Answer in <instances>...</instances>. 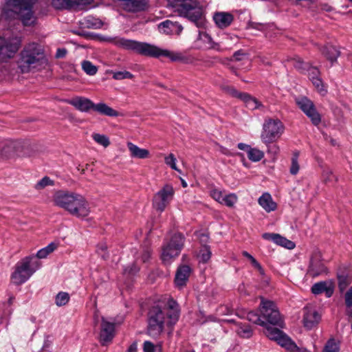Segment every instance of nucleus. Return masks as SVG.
<instances>
[{"instance_id":"nucleus-53","label":"nucleus","mask_w":352,"mask_h":352,"mask_svg":"<svg viewBox=\"0 0 352 352\" xmlns=\"http://www.w3.org/2000/svg\"><path fill=\"white\" fill-rule=\"evenodd\" d=\"M205 36H206V37H207L208 38V41L210 43V47H209L210 49H212V50H217L218 52L223 51V49L221 47L219 43L213 41L212 38H211V36L209 34H206Z\"/></svg>"},{"instance_id":"nucleus-32","label":"nucleus","mask_w":352,"mask_h":352,"mask_svg":"<svg viewBox=\"0 0 352 352\" xmlns=\"http://www.w3.org/2000/svg\"><path fill=\"white\" fill-rule=\"evenodd\" d=\"M296 104L304 113L315 106L314 102L307 97H302L296 100Z\"/></svg>"},{"instance_id":"nucleus-39","label":"nucleus","mask_w":352,"mask_h":352,"mask_svg":"<svg viewBox=\"0 0 352 352\" xmlns=\"http://www.w3.org/2000/svg\"><path fill=\"white\" fill-rule=\"evenodd\" d=\"M54 185V181L51 179L49 177L45 176L35 184L34 188L37 190H40L44 189L48 186Z\"/></svg>"},{"instance_id":"nucleus-24","label":"nucleus","mask_w":352,"mask_h":352,"mask_svg":"<svg viewBox=\"0 0 352 352\" xmlns=\"http://www.w3.org/2000/svg\"><path fill=\"white\" fill-rule=\"evenodd\" d=\"M160 26L164 28V32L166 34H179L182 30V25L178 22H173L170 20H166L162 22Z\"/></svg>"},{"instance_id":"nucleus-58","label":"nucleus","mask_w":352,"mask_h":352,"mask_svg":"<svg viewBox=\"0 0 352 352\" xmlns=\"http://www.w3.org/2000/svg\"><path fill=\"white\" fill-rule=\"evenodd\" d=\"M67 50L65 48H58L56 51L55 57L56 58H63L67 55Z\"/></svg>"},{"instance_id":"nucleus-41","label":"nucleus","mask_w":352,"mask_h":352,"mask_svg":"<svg viewBox=\"0 0 352 352\" xmlns=\"http://www.w3.org/2000/svg\"><path fill=\"white\" fill-rule=\"evenodd\" d=\"M92 138L96 142L104 147H107L110 144L109 139L105 135L93 133Z\"/></svg>"},{"instance_id":"nucleus-36","label":"nucleus","mask_w":352,"mask_h":352,"mask_svg":"<svg viewBox=\"0 0 352 352\" xmlns=\"http://www.w3.org/2000/svg\"><path fill=\"white\" fill-rule=\"evenodd\" d=\"M212 252L210 250V248L208 245H203L199 253V258L200 259V262L207 263L211 258Z\"/></svg>"},{"instance_id":"nucleus-14","label":"nucleus","mask_w":352,"mask_h":352,"mask_svg":"<svg viewBox=\"0 0 352 352\" xmlns=\"http://www.w3.org/2000/svg\"><path fill=\"white\" fill-rule=\"evenodd\" d=\"M328 268L322 261L320 254H314L311 256L307 270V276L311 278H316L326 275Z\"/></svg>"},{"instance_id":"nucleus-23","label":"nucleus","mask_w":352,"mask_h":352,"mask_svg":"<svg viewBox=\"0 0 352 352\" xmlns=\"http://www.w3.org/2000/svg\"><path fill=\"white\" fill-rule=\"evenodd\" d=\"M259 205L267 212L274 211L277 208V204L272 199V197L270 193H263L258 198Z\"/></svg>"},{"instance_id":"nucleus-4","label":"nucleus","mask_w":352,"mask_h":352,"mask_svg":"<svg viewBox=\"0 0 352 352\" xmlns=\"http://www.w3.org/2000/svg\"><path fill=\"white\" fill-rule=\"evenodd\" d=\"M53 202L55 206L79 219H84L90 213L88 201L84 196L76 192L58 190L53 195Z\"/></svg>"},{"instance_id":"nucleus-63","label":"nucleus","mask_w":352,"mask_h":352,"mask_svg":"<svg viewBox=\"0 0 352 352\" xmlns=\"http://www.w3.org/2000/svg\"><path fill=\"white\" fill-rule=\"evenodd\" d=\"M237 147L242 151H246L248 152V150L250 149V146L244 143H239L237 145Z\"/></svg>"},{"instance_id":"nucleus-48","label":"nucleus","mask_w":352,"mask_h":352,"mask_svg":"<svg viewBox=\"0 0 352 352\" xmlns=\"http://www.w3.org/2000/svg\"><path fill=\"white\" fill-rule=\"evenodd\" d=\"M164 161L166 165L169 166L172 169L179 171L176 165V158L173 153L165 157Z\"/></svg>"},{"instance_id":"nucleus-42","label":"nucleus","mask_w":352,"mask_h":352,"mask_svg":"<svg viewBox=\"0 0 352 352\" xmlns=\"http://www.w3.org/2000/svg\"><path fill=\"white\" fill-rule=\"evenodd\" d=\"M82 68L84 72L90 76H93L96 74L98 69L89 60H84L82 63Z\"/></svg>"},{"instance_id":"nucleus-1","label":"nucleus","mask_w":352,"mask_h":352,"mask_svg":"<svg viewBox=\"0 0 352 352\" xmlns=\"http://www.w3.org/2000/svg\"><path fill=\"white\" fill-rule=\"evenodd\" d=\"M165 311L159 306L154 305L148 311L147 333L151 337H157L164 329V324L173 327L178 321L180 309L178 303L173 298H168L166 305Z\"/></svg>"},{"instance_id":"nucleus-31","label":"nucleus","mask_w":352,"mask_h":352,"mask_svg":"<svg viewBox=\"0 0 352 352\" xmlns=\"http://www.w3.org/2000/svg\"><path fill=\"white\" fill-rule=\"evenodd\" d=\"M245 318L256 324H258L262 327H265V322L262 319L261 314H258V313L251 311L247 313Z\"/></svg>"},{"instance_id":"nucleus-30","label":"nucleus","mask_w":352,"mask_h":352,"mask_svg":"<svg viewBox=\"0 0 352 352\" xmlns=\"http://www.w3.org/2000/svg\"><path fill=\"white\" fill-rule=\"evenodd\" d=\"M293 66L301 74H306V71L311 65L309 63L304 62L300 57L293 58L292 60Z\"/></svg>"},{"instance_id":"nucleus-10","label":"nucleus","mask_w":352,"mask_h":352,"mask_svg":"<svg viewBox=\"0 0 352 352\" xmlns=\"http://www.w3.org/2000/svg\"><path fill=\"white\" fill-rule=\"evenodd\" d=\"M185 237L180 232L172 235L169 241L164 243L161 258L164 263H169L177 257L184 248Z\"/></svg>"},{"instance_id":"nucleus-6","label":"nucleus","mask_w":352,"mask_h":352,"mask_svg":"<svg viewBox=\"0 0 352 352\" xmlns=\"http://www.w3.org/2000/svg\"><path fill=\"white\" fill-rule=\"evenodd\" d=\"M170 6L174 12L187 19L197 27L202 28L205 25L204 9L199 0H172Z\"/></svg>"},{"instance_id":"nucleus-9","label":"nucleus","mask_w":352,"mask_h":352,"mask_svg":"<svg viewBox=\"0 0 352 352\" xmlns=\"http://www.w3.org/2000/svg\"><path fill=\"white\" fill-rule=\"evenodd\" d=\"M285 126L279 119L267 118L263 124L261 138L265 144L276 142L283 135Z\"/></svg>"},{"instance_id":"nucleus-51","label":"nucleus","mask_w":352,"mask_h":352,"mask_svg":"<svg viewBox=\"0 0 352 352\" xmlns=\"http://www.w3.org/2000/svg\"><path fill=\"white\" fill-rule=\"evenodd\" d=\"M248 54L243 50H239L233 54L232 58L230 60H234L235 61H241L243 60L244 57L247 56Z\"/></svg>"},{"instance_id":"nucleus-3","label":"nucleus","mask_w":352,"mask_h":352,"mask_svg":"<svg viewBox=\"0 0 352 352\" xmlns=\"http://www.w3.org/2000/svg\"><path fill=\"white\" fill-rule=\"evenodd\" d=\"M16 64L21 74L45 68L49 65V56L45 45L36 41L25 44L17 55Z\"/></svg>"},{"instance_id":"nucleus-33","label":"nucleus","mask_w":352,"mask_h":352,"mask_svg":"<svg viewBox=\"0 0 352 352\" xmlns=\"http://www.w3.org/2000/svg\"><path fill=\"white\" fill-rule=\"evenodd\" d=\"M264 157V153L256 148L248 150V157L252 162H258Z\"/></svg>"},{"instance_id":"nucleus-21","label":"nucleus","mask_w":352,"mask_h":352,"mask_svg":"<svg viewBox=\"0 0 352 352\" xmlns=\"http://www.w3.org/2000/svg\"><path fill=\"white\" fill-rule=\"evenodd\" d=\"M213 20L218 28L224 29L231 25L234 16L229 12H219L214 13Z\"/></svg>"},{"instance_id":"nucleus-29","label":"nucleus","mask_w":352,"mask_h":352,"mask_svg":"<svg viewBox=\"0 0 352 352\" xmlns=\"http://www.w3.org/2000/svg\"><path fill=\"white\" fill-rule=\"evenodd\" d=\"M82 24L87 28L98 29L102 26L103 23L98 19L88 16L84 19Z\"/></svg>"},{"instance_id":"nucleus-15","label":"nucleus","mask_w":352,"mask_h":352,"mask_svg":"<svg viewBox=\"0 0 352 352\" xmlns=\"http://www.w3.org/2000/svg\"><path fill=\"white\" fill-rule=\"evenodd\" d=\"M115 336V323L107 321L104 317L102 318L100 342L102 345H107L111 342Z\"/></svg>"},{"instance_id":"nucleus-25","label":"nucleus","mask_w":352,"mask_h":352,"mask_svg":"<svg viewBox=\"0 0 352 352\" xmlns=\"http://www.w3.org/2000/svg\"><path fill=\"white\" fill-rule=\"evenodd\" d=\"M127 147L131 153V156L132 157L146 159L150 155L148 150L141 148L132 142H128Z\"/></svg>"},{"instance_id":"nucleus-55","label":"nucleus","mask_w":352,"mask_h":352,"mask_svg":"<svg viewBox=\"0 0 352 352\" xmlns=\"http://www.w3.org/2000/svg\"><path fill=\"white\" fill-rule=\"evenodd\" d=\"M219 151L225 155H227V156H234V155H238V156H243V154L241 153H233L231 151H230L228 148L224 147V146H220L219 147Z\"/></svg>"},{"instance_id":"nucleus-8","label":"nucleus","mask_w":352,"mask_h":352,"mask_svg":"<svg viewBox=\"0 0 352 352\" xmlns=\"http://www.w3.org/2000/svg\"><path fill=\"white\" fill-rule=\"evenodd\" d=\"M69 104L81 112H89L91 110L109 117H118L120 113L104 102L94 103L90 99L83 96H76L67 100Z\"/></svg>"},{"instance_id":"nucleus-34","label":"nucleus","mask_w":352,"mask_h":352,"mask_svg":"<svg viewBox=\"0 0 352 352\" xmlns=\"http://www.w3.org/2000/svg\"><path fill=\"white\" fill-rule=\"evenodd\" d=\"M338 281V289L341 293H342L351 283L349 277L347 274H341L337 275Z\"/></svg>"},{"instance_id":"nucleus-57","label":"nucleus","mask_w":352,"mask_h":352,"mask_svg":"<svg viewBox=\"0 0 352 352\" xmlns=\"http://www.w3.org/2000/svg\"><path fill=\"white\" fill-rule=\"evenodd\" d=\"M48 254H50V253L48 252L46 248H44L38 250L36 253V255L34 256L36 258L37 260H38V258H46Z\"/></svg>"},{"instance_id":"nucleus-50","label":"nucleus","mask_w":352,"mask_h":352,"mask_svg":"<svg viewBox=\"0 0 352 352\" xmlns=\"http://www.w3.org/2000/svg\"><path fill=\"white\" fill-rule=\"evenodd\" d=\"M210 196L215 200L217 201V202L221 204V201L223 200V193L221 190H218V189H212L211 191H210Z\"/></svg>"},{"instance_id":"nucleus-22","label":"nucleus","mask_w":352,"mask_h":352,"mask_svg":"<svg viewBox=\"0 0 352 352\" xmlns=\"http://www.w3.org/2000/svg\"><path fill=\"white\" fill-rule=\"evenodd\" d=\"M306 74H307L309 78L318 91H325L322 80L320 77V72L316 67L310 65L309 69H307Z\"/></svg>"},{"instance_id":"nucleus-5","label":"nucleus","mask_w":352,"mask_h":352,"mask_svg":"<svg viewBox=\"0 0 352 352\" xmlns=\"http://www.w3.org/2000/svg\"><path fill=\"white\" fill-rule=\"evenodd\" d=\"M35 0H5L1 19L7 21L19 19L24 26H33L36 23L33 8Z\"/></svg>"},{"instance_id":"nucleus-27","label":"nucleus","mask_w":352,"mask_h":352,"mask_svg":"<svg viewBox=\"0 0 352 352\" xmlns=\"http://www.w3.org/2000/svg\"><path fill=\"white\" fill-rule=\"evenodd\" d=\"M240 100L243 101L248 108L252 110L262 106V104L256 98L245 92L243 93Z\"/></svg>"},{"instance_id":"nucleus-13","label":"nucleus","mask_w":352,"mask_h":352,"mask_svg":"<svg viewBox=\"0 0 352 352\" xmlns=\"http://www.w3.org/2000/svg\"><path fill=\"white\" fill-rule=\"evenodd\" d=\"M175 190L172 185L166 184L153 197V207L159 212H163L173 198Z\"/></svg>"},{"instance_id":"nucleus-12","label":"nucleus","mask_w":352,"mask_h":352,"mask_svg":"<svg viewBox=\"0 0 352 352\" xmlns=\"http://www.w3.org/2000/svg\"><path fill=\"white\" fill-rule=\"evenodd\" d=\"M21 38L18 36L4 38L0 36V59L7 61L14 57L21 45Z\"/></svg>"},{"instance_id":"nucleus-44","label":"nucleus","mask_w":352,"mask_h":352,"mask_svg":"<svg viewBox=\"0 0 352 352\" xmlns=\"http://www.w3.org/2000/svg\"><path fill=\"white\" fill-rule=\"evenodd\" d=\"M322 179L324 183L327 184L333 181H336L337 178L333 175V172L330 169L327 168L322 171Z\"/></svg>"},{"instance_id":"nucleus-54","label":"nucleus","mask_w":352,"mask_h":352,"mask_svg":"<svg viewBox=\"0 0 352 352\" xmlns=\"http://www.w3.org/2000/svg\"><path fill=\"white\" fill-rule=\"evenodd\" d=\"M267 147V153L275 157L279 152V147L276 144H269L266 145Z\"/></svg>"},{"instance_id":"nucleus-61","label":"nucleus","mask_w":352,"mask_h":352,"mask_svg":"<svg viewBox=\"0 0 352 352\" xmlns=\"http://www.w3.org/2000/svg\"><path fill=\"white\" fill-rule=\"evenodd\" d=\"M48 252L50 254L57 248V244L55 243H51L45 247Z\"/></svg>"},{"instance_id":"nucleus-62","label":"nucleus","mask_w":352,"mask_h":352,"mask_svg":"<svg viewBox=\"0 0 352 352\" xmlns=\"http://www.w3.org/2000/svg\"><path fill=\"white\" fill-rule=\"evenodd\" d=\"M48 252L50 254L57 248V244L55 243H51L45 247Z\"/></svg>"},{"instance_id":"nucleus-35","label":"nucleus","mask_w":352,"mask_h":352,"mask_svg":"<svg viewBox=\"0 0 352 352\" xmlns=\"http://www.w3.org/2000/svg\"><path fill=\"white\" fill-rule=\"evenodd\" d=\"M300 153L298 151H296L293 153V155L291 160V167L289 169V172L292 175H296L299 170L300 166L298 164V157Z\"/></svg>"},{"instance_id":"nucleus-60","label":"nucleus","mask_w":352,"mask_h":352,"mask_svg":"<svg viewBox=\"0 0 352 352\" xmlns=\"http://www.w3.org/2000/svg\"><path fill=\"white\" fill-rule=\"evenodd\" d=\"M126 352H138V344L133 342L126 349Z\"/></svg>"},{"instance_id":"nucleus-20","label":"nucleus","mask_w":352,"mask_h":352,"mask_svg":"<svg viewBox=\"0 0 352 352\" xmlns=\"http://www.w3.org/2000/svg\"><path fill=\"white\" fill-rule=\"evenodd\" d=\"M263 238L268 241H272L274 242L276 244L281 245L289 250H292L295 247V244L294 242L287 239L285 237L282 236L279 234L266 232L263 234Z\"/></svg>"},{"instance_id":"nucleus-28","label":"nucleus","mask_w":352,"mask_h":352,"mask_svg":"<svg viewBox=\"0 0 352 352\" xmlns=\"http://www.w3.org/2000/svg\"><path fill=\"white\" fill-rule=\"evenodd\" d=\"M79 3L78 0H53L52 4L58 10L68 9Z\"/></svg>"},{"instance_id":"nucleus-45","label":"nucleus","mask_w":352,"mask_h":352,"mask_svg":"<svg viewBox=\"0 0 352 352\" xmlns=\"http://www.w3.org/2000/svg\"><path fill=\"white\" fill-rule=\"evenodd\" d=\"M134 76L128 71H120L113 73V78L115 80L132 79Z\"/></svg>"},{"instance_id":"nucleus-64","label":"nucleus","mask_w":352,"mask_h":352,"mask_svg":"<svg viewBox=\"0 0 352 352\" xmlns=\"http://www.w3.org/2000/svg\"><path fill=\"white\" fill-rule=\"evenodd\" d=\"M250 261L255 268L259 267V265H261L254 257H252V258H251Z\"/></svg>"},{"instance_id":"nucleus-11","label":"nucleus","mask_w":352,"mask_h":352,"mask_svg":"<svg viewBox=\"0 0 352 352\" xmlns=\"http://www.w3.org/2000/svg\"><path fill=\"white\" fill-rule=\"evenodd\" d=\"M261 300L259 311L262 319L265 322V327L267 324L281 327L283 320L276 304L273 301L265 300L263 297H261Z\"/></svg>"},{"instance_id":"nucleus-49","label":"nucleus","mask_w":352,"mask_h":352,"mask_svg":"<svg viewBox=\"0 0 352 352\" xmlns=\"http://www.w3.org/2000/svg\"><path fill=\"white\" fill-rule=\"evenodd\" d=\"M311 123L314 125V126H318L320 124L321 122V116L320 114L318 113V111H317V109H316L315 111H314L313 113H311L309 116L308 117Z\"/></svg>"},{"instance_id":"nucleus-2","label":"nucleus","mask_w":352,"mask_h":352,"mask_svg":"<svg viewBox=\"0 0 352 352\" xmlns=\"http://www.w3.org/2000/svg\"><path fill=\"white\" fill-rule=\"evenodd\" d=\"M107 41L115 46L138 54L159 58L162 56L169 58L173 62H184L186 58L180 52H175L168 50L161 49L159 47L135 40L128 39L123 37H111Z\"/></svg>"},{"instance_id":"nucleus-18","label":"nucleus","mask_w":352,"mask_h":352,"mask_svg":"<svg viewBox=\"0 0 352 352\" xmlns=\"http://www.w3.org/2000/svg\"><path fill=\"white\" fill-rule=\"evenodd\" d=\"M311 291L315 295L324 293L327 298H330L334 292V285L332 282L320 281L312 285Z\"/></svg>"},{"instance_id":"nucleus-17","label":"nucleus","mask_w":352,"mask_h":352,"mask_svg":"<svg viewBox=\"0 0 352 352\" xmlns=\"http://www.w3.org/2000/svg\"><path fill=\"white\" fill-rule=\"evenodd\" d=\"M320 315L318 312L311 307L304 308L303 324L307 329H311L316 327L320 320Z\"/></svg>"},{"instance_id":"nucleus-59","label":"nucleus","mask_w":352,"mask_h":352,"mask_svg":"<svg viewBox=\"0 0 352 352\" xmlns=\"http://www.w3.org/2000/svg\"><path fill=\"white\" fill-rule=\"evenodd\" d=\"M151 252L149 248L145 249L142 254V260L144 263L148 261L151 257Z\"/></svg>"},{"instance_id":"nucleus-37","label":"nucleus","mask_w":352,"mask_h":352,"mask_svg":"<svg viewBox=\"0 0 352 352\" xmlns=\"http://www.w3.org/2000/svg\"><path fill=\"white\" fill-rule=\"evenodd\" d=\"M221 89L222 91L228 94L229 96L233 97V98H238V99H241L242 95L243 94L244 92H241V91H238L236 89H235L234 87L232 86H229V85H223L221 87Z\"/></svg>"},{"instance_id":"nucleus-47","label":"nucleus","mask_w":352,"mask_h":352,"mask_svg":"<svg viewBox=\"0 0 352 352\" xmlns=\"http://www.w3.org/2000/svg\"><path fill=\"white\" fill-rule=\"evenodd\" d=\"M140 271V267L135 263H133L131 265L125 267L124 270V274L129 276L135 275Z\"/></svg>"},{"instance_id":"nucleus-43","label":"nucleus","mask_w":352,"mask_h":352,"mask_svg":"<svg viewBox=\"0 0 352 352\" xmlns=\"http://www.w3.org/2000/svg\"><path fill=\"white\" fill-rule=\"evenodd\" d=\"M236 201V195L234 193H230L229 195L223 196L221 204H224L228 207L232 208L234 206Z\"/></svg>"},{"instance_id":"nucleus-16","label":"nucleus","mask_w":352,"mask_h":352,"mask_svg":"<svg viewBox=\"0 0 352 352\" xmlns=\"http://www.w3.org/2000/svg\"><path fill=\"white\" fill-rule=\"evenodd\" d=\"M192 268L186 264L179 265L176 270L174 283L178 289L184 288L189 279Z\"/></svg>"},{"instance_id":"nucleus-46","label":"nucleus","mask_w":352,"mask_h":352,"mask_svg":"<svg viewBox=\"0 0 352 352\" xmlns=\"http://www.w3.org/2000/svg\"><path fill=\"white\" fill-rule=\"evenodd\" d=\"M96 252L101 256V257L106 260L109 257L107 252V245L105 243H100L97 245Z\"/></svg>"},{"instance_id":"nucleus-38","label":"nucleus","mask_w":352,"mask_h":352,"mask_svg":"<svg viewBox=\"0 0 352 352\" xmlns=\"http://www.w3.org/2000/svg\"><path fill=\"white\" fill-rule=\"evenodd\" d=\"M339 342L334 338H330L326 343L323 352H339Z\"/></svg>"},{"instance_id":"nucleus-7","label":"nucleus","mask_w":352,"mask_h":352,"mask_svg":"<svg viewBox=\"0 0 352 352\" xmlns=\"http://www.w3.org/2000/svg\"><path fill=\"white\" fill-rule=\"evenodd\" d=\"M40 267V261L33 255L22 258L15 265L10 276L11 282L16 285L23 284Z\"/></svg>"},{"instance_id":"nucleus-40","label":"nucleus","mask_w":352,"mask_h":352,"mask_svg":"<svg viewBox=\"0 0 352 352\" xmlns=\"http://www.w3.org/2000/svg\"><path fill=\"white\" fill-rule=\"evenodd\" d=\"M69 300V295L67 292H60L55 298L56 305L58 307L65 305Z\"/></svg>"},{"instance_id":"nucleus-52","label":"nucleus","mask_w":352,"mask_h":352,"mask_svg":"<svg viewBox=\"0 0 352 352\" xmlns=\"http://www.w3.org/2000/svg\"><path fill=\"white\" fill-rule=\"evenodd\" d=\"M344 301L346 308H352V286L345 293Z\"/></svg>"},{"instance_id":"nucleus-26","label":"nucleus","mask_w":352,"mask_h":352,"mask_svg":"<svg viewBox=\"0 0 352 352\" xmlns=\"http://www.w3.org/2000/svg\"><path fill=\"white\" fill-rule=\"evenodd\" d=\"M322 53L331 63V65L337 61V58L340 54V51L331 45L324 46L322 49Z\"/></svg>"},{"instance_id":"nucleus-56","label":"nucleus","mask_w":352,"mask_h":352,"mask_svg":"<svg viewBox=\"0 0 352 352\" xmlns=\"http://www.w3.org/2000/svg\"><path fill=\"white\" fill-rule=\"evenodd\" d=\"M155 346L151 341H145L143 344L144 352H155Z\"/></svg>"},{"instance_id":"nucleus-19","label":"nucleus","mask_w":352,"mask_h":352,"mask_svg":"<svg viewBox=\"0 0 352 352\" xmlns=\"http://www.w3.org/2000/svg\"><path fill=\"white\" fill-rule=\"evenodd\" d=\"M230 322L233 323V329L237 335L242 338H250L253 335V329L248 322H236L230 320Z\"/></svg>"}]
</instances>
